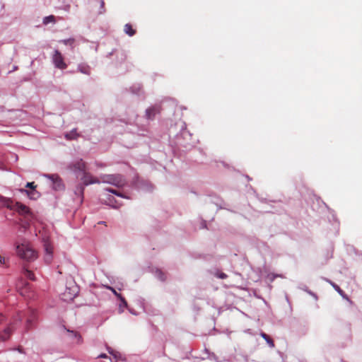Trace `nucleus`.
Here are the masks:
<instances>
[{"label":"nucleus","mask_w":362,"mask_h":362,"mask_svg":"<svg viewBox=\"0 0 362 362\" xmlns=\"http://www.w3.org/2000/svg\"><path fill=\"white\" fill-rule=\"evenodd\" d=\"M44 259L47 264H50L52 261V254H45Z\"/></svg>","instance_id":"nucleus-26"},{"label":"nucleus","mask_w":362,"mask_h":362,"mask_svg":"<svg viewBox=\"0 0 362 362\" xmlns=\"http://www.w3.org/2000/svg\"><path fill=\"white\" fill-rule=\"evenodd\" d=\"M107 204L110 205L112 208L118 209L122 206L121 203H118L112 196H109L106 200Z\"/></svg>","instance_id":"nucleus-9"},{"label":"nucleus","mask_w":362,"mask_h":362,"mask_svg":"<svg viewBox=\"0 0 362 362\" xmlns=\"http://www.w3.org/2000/svg\"><path fill=\"white\" fill-rule=\"evenodd\" d=\"M80 179L84 185L100 182L98 178L94 177L90 173L86 172V170L82 173V176Z\"/></svg>","instance_id":"nucleus-5"},{"label":"nucleus","mask_w":362,"mask_h":362,"mask_svg":"<svg viewBox=\"0 0 362 362\" xmlns=\"http://www.w3.org/2000/svg\"><path fill=\"white\" fill-rule=\"evenodd\" d=\"M2 204L8 209L18 212L26 219V225L28 226L33 218V213L30 209L21 202L14 203L13 200L7 198H1Z\"/></svg>","instance_id":"nucleus-1"},{"label":"nucleus","mask_w":362,"mask_h":362,"mask_svg":"<svg viewBox=\"0 0 362 362\" xmlns=\"http://www.w3.org/2000/svg\"><path fill=\"white\" fill-rule=\"evenodd\" d=\"M0 263L1 264H5V259L1 255H0Z\"/></svg>","instance_id":"nucleus-30"},{"label":"nucleus","mask_w":362,"mask_h":362,"mask_svg":"<svg viewBox=\"0 0 362 362\" xmlns=\"http://www.w3.org/2000/svg\"><path fill=\"white\" fill-rule=\"evenodd\" d=\"M75 297V294H72L68 297H66V292L64 293H63V299L65 300H72Z\"/></svg>","instance_id":"nucleus-28"},{"label":"nucleus","mask_w":362,"mask_h":362,"mask_svg":"<svg viewBox=\"0 0 362 362\" xmlns=\"http://www.w3.org/2000/svg\"><path fill=\"white\" fill-rule=\"evenodd\" d=\"M108 352L110 354L114 356L115 358L119 359L121 358V354L117 351H115L110 348H108Z\"/></svg>","instance_id":"nucleus-23"},{"label":"nucleus","mask_w":362,"mask_h":362,"mask_svg":"<svg viewBox=\"0 0 362 362\" xmlns=\"http://www.w3.org/2000/svg\"><path fill=\"white\" fill-rule=\"evenodd\" d=\"M334 288V290L340 295L343 298H347L346 294L344 293V292L340 288V287L337 285L336 284L333 283L332 281L328 280L327 281Z\"/></svg>","instance_id":"nucleus-13"},{"label":"nucleus","mask_w":362,"mask_h":362,"mask_svg":"<svg viewBox=\"0 0 362 362\" xmlns=\"http://www.w3.org/2000/svg\"><path fill=\"white\" fill-rule=\"evenodd\" d=\"M1 317H2V316L0 315V318H1Z\"/></svg>","instance_id":"nucleus-34"},{"label":"nucleus","mask_w":362,"mask_h":362,"mask_svg":"<svg viewBox=\"0 0 362 362\" xmlns=\"http://www.w3.org/2000/svg\"><path fill=\"white\" fill-rule=\"evenodd\" d=\"M62 42H63L65 45H70V46L73 47L74 43V39L69 38V39L64 40L62 41Z\"/></svg>","instance_id":"nucleus-24"},{"label":"nucleus","mask_w":362,"mask_h":362,"mask_svg":"<svg viewBox=\"0 0 362 362\" xmlns=\"http://www.w3.org/2000/svg\"><path fill=\"white\" fill-rule=\"evenodd\" d=\"M36 187L37 186L35 185V182H28L26 184V187L30 188L32 191L29 192L27 189H21V192L26 193L30 199H35L36 195L38 196L37 192L35 191Z\"/></svg>","instance_id":"nucleus-6"},{"label":"nucleus","mask_w":362,"mask_h":362,"mask_svg":"<svg viewBox=\"0 0 362 362\" xmlns=\"http://www.w3.org/2000/svg\"><path fill=\"white\" fill-rule=\"evenodd\" d=\"M84 188L83 187H80V193L82 194L83 193Z\"/></svg>","instance_id":"nucleus-33"},{"label":"nucleus","mask_w":362,"mask_h":362,"mask_svg":"<svg viewBox=\"0 0 362 362\" xmlns=\"http://www.w3.org/2000/svg\"><path fill=\"white\" fill-rule=\"evenodd\" d=\"M16 252L21 259L27 261H33L37 257V252L28 244L18 245Z\"/></svg>","instance_id":"nucleus-2"},{"label":"nucleus","mask_w":362,"mask_h":362,"mask_svg":"<svg viewBox=\"0 0 362 362\" xmlns=\"http://www.w3.org/2000/svg\"><path fill=\"white\" fill-rule=\"evenodd\" d=\"M107 355L105 354H102L98 356V358H107Z\"/></svg>","instance_id":"nucleus-32"},{"label":"nucleus","mask_w":362,"mask_h":362,"mask_svg":"<svg viewBox=\"0 0 362 362\" xmlns=\"http://www.w3.org/2000/svg\"><path fill=\"white\" fill-rule=\"evenodd\" d=\"M52 59L56 68L62 70L67 68V64L64 62V58L59 50H55L54 52Z\"/></svg>","instance_id":"nucleus-4"},{"label":"nucleus","mask_w":362,"mask_h":362,"mask_svg":"<svg viewBox=\"0 0 362 362\" xmlns=\"http://www.w3.org/2000/svg\"><path fill=\"white\" fill-rule=\"evenodd\" d=\"M75 172H81L82 173L86 170V165L83 160L75 162L71 167Z\"/></svg>","instance_id":"nucleus-7"},{"label":"nucleus","mask_w":362,"mask_h":362,"mask_svg":"<svg viewBox=\"0 0 362 362\" xmlns=\"http://www.w3.org/2000/svg\"><path fill=\"white\" fill-rule=\"evenodd\" d=\"M102 182L112 185L117 187L124 186L127 181L124 176L120 174L103 175L100 177Z\"/></svg>","instance_id":"nucleus-3"},{"label":"nucleus","mask_w":362,"mask_h":362,"mask_svg":"<svg viewBox=\"0 0 362 362\" xmlns=\"http://www.w3.org/2000/svg\"><path fill=\"white\" fill-rule=\"evenodd\" d=\"M78 71L82 74L90 75V67L86 64H80L78 66Z\"/></svg>","instance_id":"nucleus-10"},{"label":"nucleus","mask_w":362,"mask_h":362,"mask_svg":"<svg viewBox=\"0 0 362 362\" xmlns=\"http://www.w3.org/2000/svg\"><path fill=\"white\" fill-rule=\"evenodd\" d=\"M122 305H123L124 307H127V302L125 300V303L124 301H121V304H120V308L122 307Z\"/></svg>","instance_id":"nucleus-31"},{"label":"nucleus","mask_w":362,"mask_h":362,"mask_svg":"<svg viewBox=\"0 0 362 362\" xmlns=\"http://www.w3.org/2000/svg\"><path fill=\"white\" fill-rule=\"evenodd\" d=\"M42 23L45 25H48L49 23L54 24L56 23L55 16L53 15L46 16L43 18Z\"/></svg>","instance_id":"nucleus-14"},{"label":"nucleus","mask_w":362,"mask_h":362,"mask_svg":"<svg viewBox=\"0 0 362 362\" xmlns=\"http://www.w3.org/2000/svg\"><path fill=\"white\" fill-rule=\"evenodd\" d=\"M260 336L266 340V341L267 342V344H269V346L271 347V348H274V341L270 338V337L269 335H267V334H265L264 332H262L260 334Z\"/></svg>","instance_id":"nucleus-17"},{"label":"nucleus","mask_w":362,"mask_h":362,"mask_svg":"<svg viewBox=\"0 0 362 362\" xmlns=\"http://www.w3.org/2000/svg\"><path fill=\"white\" fill-rule=\"evenodd\" d=\"M124 32L129 36H133L136 33V30L133 28L132 25L129 23H127L124 26Z\"/></svg>","instance_id":"nucleus-11"},{"label":"nucleus","mask_w":362,"mask_h":362,"mask_svg":"<svg viewBox=\"0 0 362 362\" xmlns=\"http://www.w3.org/2000/svg\"><path fill=\"white\" fill-rule=\"evenodd\" d=\"M49 179L52 180L54 182L58 183L61 182V179L58 175L52 174L46 175Z\"/></svg>","instance_id":"nucleus-22"},{"label":"nucleus","mask_w":362,"mask_h":362,"mask_svg":"<svg viewBox=\"0 0 362 362\" xmlns=\"http://www.w3.org/2000/svg\"><path fill=\"white\" fill-rule=\"evenodd\" d=\"M66 332L69 334V337L71 338L76 339V342H80L81 341V337L80 334L77 332L70 331L69 329H66Z\"/></svg>","instance_id":"nucleus-18"},{"label":"nucleus","mask_w":362,"mask_h":362,"mask_svg":"<svg viewBox=\"0 0 362 362\" xmlns=\"http://www.w3.org/2000/svg\"><path fill=\"white\" fill-rule=\"evenodd\" d=\"M23 274L25 276H26L28 279L34 281L35 280V275L33 273L32 271H30L29 269L24 268L23 270Z\"/></svg>","instance_id":"nucleus-19"},{"label":"nucleus","mask_w":362,"mask_h":362,"mask_svg":"<svg viewBox=\"0 0 362 362\" xmlns=\"http://www.w3.org/2000/svg\"><path fill=\"white\" fill-rule=\"evenodd\" d=\"M11 334V329L10 327H7L4 329V332L0 334V339L2 341H5L8 339L9 336Z\"/></svg>","instance_id":"nucleus-15"},{"label":"nucleus","mask_w":362,"mask_h":362,"mask_svg":"<svg viewBox=\"0 0 362 362\" xmlns=\"http://www.w3.org/2000/svg\"><path fill=\"white\" fill-rule=\"evenodd\" d=\"M78 136L79 134L77 133L76 129L71 130V132L65 134V138L68 140L76 139Z\"/></svg>","instance_id":"nucleus-12"},{"label":"nucleus","mask_w":362,"mask_h":362,"mask_svg":"<svg viewBox=\"0 0 362 362\" xmlns=\"http://www.w3.org/2000/svg\"><path fill=\"white\" fill-rule=\"evenodd\" d=\"M107 288L110 290L115 296H117L120 301H124L125 303V298L119 293H117L115 289L111 286H107Z\"/></svg>","instance_id":"nucleus-21"},{"label":"nucleus","mask_w":362,"mask_h":362,"mask_svg":"<svg viewBox=\"0 0 362 362\" xmlns=\"http://www.w3.org/2000/svg\"><path fill=\"white\" fill-rule=\"evenodd\" d=\"M217 276L221 279H224L227 278V275L223 272L217 274Z\"/></svg>","instance_id":"nucleus-29"},{"label":"nucleus","mask_w":362,"mask_h":362,"mask_svg":"<svg viewBox=\"0 0 362 362\" xmlns=\"http://www.w3.org/2000/svg\"><path fill=\"white\" fill-rule=\"evenodd\" d=\"M161 108L160 106L155 105L149 107L146 111V115L148 119H153L156 115L160 112Z\"/></svg>","instance_id":"nucleus-8"},{"label":"nucleus","mask_w":362,"mask_h":362,"mask_svg":"<svg viewBox=\"0 0 362 362\" xmlns=\"http://www.w3.org/2000/svg\"><path fill=\"white\" fill-rule=\"evenodd\" d=\"M107 191L112 193V194H116L117 196L118 197H124V198H127V197L124 196L122 193L120 192H118L117 190L115 189H110V188H107L106 189Z\"/></svg>","instance_id":"nucleus-25"},{"label":"nucleus","mask_w":362,"mask_h":362,"mask_svg":"<svg viewBox=\"0 0 362 362\" xmlns=\"http://www.w3.org/2000/svg\"><path fill=\"white\" fill-rule=\"evenodd\" d=\"M99 2L100 4V10L99 11V13L101 14L105 12V2L103 0H100Z\"/></svg>","instance_id":"nucleus-27"},{"label":"nucleus","mask_w":362,"mask_h":362,"mask_svg":"<svg viewBox=\"0 0 362 362\" xmlns=\"http://www.w3.org/2000/svg\"><path fill=\"white\" fill-rule=\"evenodd\" d=\"M29 312H30V316L28 318L27 323H26V329H30V325L31 324L33 320H34V319L35 318V316H36L35 310H30Z\"/></svg>","instance_id":"nucleus-16"},{"label":"nucleus","mask_w":362,"mask_h":362,"mask_svg":"<svg viewBox=\"0 0 362 362\" xmlns=\"http://www.w3.org/2000/svg\"><path fill=\"white\" fill-rule=\"evenodd\" d=\"M45 254H52L53 247L49 242H45L44 244Z\"/></svg>","instance_id":"nucleus-20"}]
</instances>
